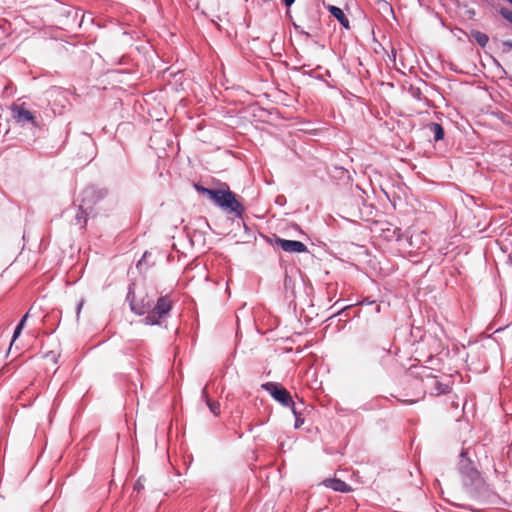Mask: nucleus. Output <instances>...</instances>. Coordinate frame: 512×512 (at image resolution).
<instances>
[{
    "label": "nucleus",
    "instance_id": "nucleus-23",
    "mask_svg": "<svg viewBox=\"0 0 512 512\" xmlns=\"http://www.w3.org/2000/svg\"><path fill=\"white\" fill-rule=\"evenodd\" d=\"M201 398L205 401V403L207 404V398H209V395H208V392H207V389L206 387H204L202 390H201Z\"/></svg>",
    "mask_w": 512,
    "mask_h": 512
},
{
    "label": "nucleus",
    "instance_id": "nucleus-16",
    "mask_svg": "<svg viewBox=\"0 0 512 512\" xmlns=\"http://www.w3.org/2000/svg\"><path fill=\"white\" fill-rule=\"evenodd\" d=\"M471 36L474 38V40L477 42V44L479 46H481L482 48H484L489 41L488 35L483 32H480L478 30H472Z\"/></svg>",
    "mask_w": 512,
    "mask_h": 512
},
{
    "label": "nucleus",
    "instance_id": "nucleus-18",
    "mask_svg": "<svg viewBox=\"0 0 512 512\" xmlns=\"http://www.w3.org/2000/svg\"><path fill=\"white\" fill-rule=\"evenodd\" d=\"M499 13L501 14V16L506 19L507 21H509L510 23H512V10L508 9V8H505V7H502L499 11Z\"/></svg>",
    "mask_w": 512,
    "mask_h": 512
},
{
    "label": "nucleus",
    "instance_id": "nucleus-1",
    "mask_svg": "<svg viewBox=\"0 0 512 512\" xmlns=\"http://www.w3.org/2000/svg\"><path fill=\"white\" fill-rule=\"evenodd\" d=\"M457 472L462 487L470 498L487 504H494L496 502L497 494L486 483L474 462L467 457L465 450H462L460 453Z\"/></svg>",
    "mask_w": 512,
    "mask_h": 512
},
{
    "label": "nucleus",
    "instance_id": "nucleus-2",
    "mask_svg": "<svg viewBox=\"0 0 512 512\" xmlns=\"http://www.w3.org/2000/svg\"><path fill=\"white\" fill-rule=\"evenodd\" d=\"M203 195L208 196L211 201L227 214H233L235 218H243L245 208L243 204L237 200L236 194L233 193L227 185H225L224 189L206 188L203 190Z\"/></svg>",
    "mask_w": 512,
    "mask_h": 512
},
{
    "label": "nucleus",
    "instance_id": "nucleus-20",
    "mask_svg": "<svg viewBox=\"0 0 512 512\" xmlns=\"http://www.w3.org/2000/svg\"><path fill=\"white\" fill-rule=\"evenodd\" d=\"M84 302H85V301H84V299L82 298V299L78 302V304H77V306H76V317H77V319H79V317H80V313H81V310H82V308H83Z\"/></svg>",
    "mask_w": 512,
    "mask_h": 512
},
{
    "label": "nucleus",
    "instance_id": "nucleus-11",
    "mask_svg": "<svg viewBox=\"0 0 512 512\" xmlns=\"http://www.w3.org/2000/svg\"><path fill=\"white\" fill-rule=\"evenodd\" d=\"M328 11L330 14L337 19V21L345 28H350V22L343 10L337 6L334 5H328L327 6Z\"/></svg>",
    "mask_w": 512,
    "mask_h": 512
},
{
    "label": "nucleus",
    "instance_id": "nucleus-4",
    "mask_svg": "<svg viewBox=\"0 0 512 512\" xmlns=\"http://www.w3.org/2000/svg\"><path fill=\"white\" fill-rule=\"evenodd\" d=\"M172 309V301L168 295L161 296L153 303L149 314L143 319L145 325H161V319L167 316Z\"/></svg>",
    "mask_w": 512,
    "mask_h": 512
},
{
    "label": "nucleus",
    "instance_id": "nucleus-31",
    "mask_svg": "<svg viewBox=\"0 0 512 512\" xmlns=\"http://www.w3.org/2000/svg\"><path fill=\"white\" fill-rule=\"evenodd\" d=\"M420 96H421V92L419 89H417V91L414 93V97L420 99Z\"/></svg>",
    "mask_w": 512,
    "mask_h": 512
},
{
    "label": "nucleus",
    "instance_id": "nucleus-25",
    "mask_svg": "<svg viewBox=\"0 0 512 512\" xmlns=\"http://www.w3.org/2000/svg\"><path fill=\"white\" fill-rule=\"evenodd\" d=\"M282 3L286 8H290L295 3V0H282Z\"/></svg>",
    "mask_w": 512,
    "mask_h": 512
},
{
    "label": "nucleus",
    "instance_id": "nucleus-3",
    "mask_svg": "<svg viewBox=\"0 0 512 512\" xmlns=\"http://www.w3.org/2000/svg\"><path fill=\"white\" fill-rule=\"evenodd\" d=\"M54 11L59 16L58 22L67 28L81 27L85 17L81 9L63 3H58Z\"/></svg>",
    "mask_w": 512,
    "mask_h": 512
},
{
    "label": "nucleus",
    "instance_id": "nucleus-17",
    "mask_svg": "<svg viewBox=\"0 0 512 512\" xmlns=\"http://www.w3.org/2000/svg\"><path fill=\"white\" fill-rule=\"evenodd\" d=\"M207 406L209 410L215 415H219L220 413V404L219 402L212 401L210 398H207Z\"/></svg>",
    "mask_w": 512,
    "mask_h": 512
},
{
    "label": "nucleus",
    "instance_id": "nucleus-8",
    "mask_svg": "<svg viewBox=\"0 0 512 512\" xmlns=\"http://www.w3.org/2000/svg\"><path fill=\"white\" fill-rule=\"evenodd\" d=\"M274 246L280 248L287 253H304L308 252L307 246L298 240H288L275 236Z\"/></svg>",
    "mask_w": 512,
    "mask_h": 512
},
{
    "label": "nucleus",
    "instance_id": "nucleus-26",
    "mask_svg": "<svg viewBox=\"0 0 512 512\" xmlns=\"http://www.w3.org/2000/svg\"><path fill=\"white\" fill-rule=\"evenodd\" d=\"M206 188H207V187H204V186H202V185H200V184H195V189H196L199 193H201V194H203V190H205Z\"/></svg>",
    "mask_w": 512,
    "mask_h": 512
},
{
    "label": "nucleus",
    "instance_id": "nucleus-6",
    "mask_svg": "<svg viewBox=\"0 0 512 512\" xmlns=\"http://www.w3.org/2000/svg\"><path fill=\"white\" fill-rule=\"evenodd\" d=\"M422 381L425 388L429 389V393L431 395H444L450 391V384L441 382L435 375H433L430 368H422Z\"/></svg>",
    "mask_w": 512,
    "mask_h": 512
},
{
    "label": "nucleus",
    "instance_id": "nucleus-24",
    "mask_svg": "<svg viewBox=\"0 0 512 512\" xmlns=\"http://www.w3.org/2000/svg\"><path fill=\"white\" fill-rule=\"evenodd\" d=\"M135 297V294L134 292L132 291V287L129 286V291L127 293V296H126V300L130 302V300Z\"/></svg>",
    "mask_w": 512,
    "mask_h": 512
},
{
    "label": "nucleus",
    "instance_id": "nucleus-22",
    "mask_svg": "<svg viewBox=\"0 0 512 512\" xmlns=\"http://www.w3.org/2000/svg\"><path fill=\"white\" fill-rule=\"evenodd\" d=\"M22 330L23 329L18 326L15 327V330H14V333L12 336V343L21 335Z\"/></svg>",
    "mask_w": 512,
    "mask_h": 512
},
{
    "label": "nucleus",
    "instance_id": "nucleus-28",
    "mask_svg": "<svg viewBox=\"0 0 512 512\" xmlns=\"http://www.w3.org/2000/svg\"><path fill=\"white\" fill-rule=\"evenodd\" d=\"M413 238H414V237H413V236H411V237H409V238L407 239V241H408V243H409V246H410V247H416V245H415V243H414V239H413Z\"/></svg>",
    "mask_w": 512,
    "mask_h": 512
},
{
    "label": "nucleus",
    "instance_id": "nucleus-21",
    "mask_svg": "<svg viewBox=\"0 0 512 512\" xmlns=\"http://www.w3.org/2000/svg\"><path fill=\"white\" fill-rule=\"evenodd\" d=\"M28 316H29L28 312L26 314H24L23 317L20 319L19 323L17 324V326L23 329L26 324V321L28 319Z\"/></svg>",
    "mask_w": 512,
    "mask_h": 512
},
{
    "label": "nucleus",
    "instance_id": "nucleus-13",
    "mask_svg": "<svg viewBox=\"0 0 512 512\" xmlns=\"http://www.w3.org/2000/svg\"><path fill=\"white\" fill-rule=\"evenodd\" d=\"M324 485L334 491L342 493H347L352 490L351 487L346 482L337 478L325 480Z\"/></svg>",
    "mask_w": 512,
    "mask_h": 512
},
{
    "label": "nucleus",
    "instance_id": "nucleus-30",
    "mask_svg": "<svg viewBox=\"0 0 512 512\" xmlns=\"http://www.w3.org/2000/svg\"><path fill=\"white\" fill-rule=\"evenodd\" d=\"M467 12H468L470 18L474 17L475 10L471 9V10H468Z\"/></svg>",
    "mask_w": 512,
    "mask_h": 512
},
{
    "label": "nucleus",
    "instance_id": "nucleus-7",
    "mask_svg": "<svg viewBox=\"0 0 512 512\" xmlns=\"http://www.w3.org/2000/svg\"><path fill=\"white\" fill-rule=\"evenodd\" d=\"M262 388L269 392L274 400L279 402L281 405L285 407L291 408L294 404H296L289 391L284 388L282 385L276 382H266L262 384Z\"/></svg>",
    "mask_w": 512,
    "mask_h": 512
},
{
    "label": "nucleus",
    "instance_id": "nucleus-15",
    "mask_svg": "<svg viewBox=\"0 0 512 512\" xmlns=\"http://www.w3.org/2000/svg\"><path fill=\"white\" fill-rule=\"evenodd\" d=\"M428 128L433 133L435 141H440L444 138L445 132L441 124L432 122L428 125Z\"/></svg>",
    "mask_w": 512,
    "mask_h": 512
},
{
    "label": "nucleus",
    "instance_id": "nucleus-33",
    "mask_svg": "<svg viewBox=\"0 0 512 512\" xmlns=\"http://www.w3.org/2000/svg\"><path fill=\"white\" fill-rule=\"evenodd\" d=\"M383 353L385 354H390V349L389 348H383Z\"/></svg>",
    "mask_w": 512,
    "mask_h": 512
},
{
    "label": "nucleus",
    "instance_id": "nucleus-19",
    "mask_svg": "<svg viewBox=\"0 0 512 512\" xmlns=\"http://www.w3.org/2000/svg\"><path fill=\"white\" fill-rule=\"evenodd\" d=\"M293 27L295 29V31L298 33V34H301V35H304L305 37H310V33L305 31L300 25H297L296 23H293Z\"/></svg>",
    "mask_w": 512,
    "mask_h": 512
},
{
    "label": "nucleus",
    "instance_id": "nucleus-5",
    "mask_svg": "<svg viewBox=\"0 0 512 512\" xmlns=\"http://www.w3.org/2000/svg\"><path fill=\"white\" fill-rule=\"evenodd\" d=\"M107 195L105 188H100L95 185L87 186L79 195L80 204L83 205L84 209H89L93 212L94 206L103 200Z\"/></svg>",
    "mask_w": 512,
    "mask_h": 512
},
{
    "label": "nucleus",
    "instance_id": "nucleus-14",
    "mask_svg": "<svg viewBox=\"0 0 512 512\" xmlns=\"http://www.w3.org/2000/svg\"><path fill=\"white\" fill-rule=\"evenodd\" d=\"M303 406H304V403L300 402L299 404H294L291 407V411L295 417L294 427L296 429L300 428L304 423V418H302V415H301V407H303Z\"/></svg>",
    "mask_w": 512,
    "mask_h": 512
},
{
    "label": "nucleus",
    "instance_id": "nucleus-29",
    "mask_svg": "<svg viewBox=\"0 0 512 512\" xmlns=\"http://www.w3.org/2000/svg\"><path fill=\"white\" fill-rule=\"evenodd\" d=\"M349 307H351L350 305L349 306H345V307H342L339 311H337L334 315H338L340 314L342 311L348 309Z\"/></svg>",
    "mask_w": 512,
    "mask_h": 512
},
{
    "label": "nucleus",
    "instance_id": "nucleus-12",
    "mask_svg": "<svg viewBox=\"0 0 512 512\" xmlns=\"http://www.w3.org/2000/svg\"><path fill=\"white\" fill-rule=\"evenodd\" d=\"M93 214V212H90L89 209H84L83 205L80 204L76 213H75V216H74V219H73V224L74 225H79L80 228H84L86 226V223H87V219Z\"/></svg>",
    "mask_w": 512,
    "mask_h": 512
},
{
    "label": "nucleus",
    "instance_id": "nucleus-27",
    "mask_svg": "<svg viewBox=\"0 0 512 512\" xmlns=\"http://www.w3.org/2000/svg\"><path fill=\"white\" fill-rule=\"evenodd\" d=\"M503 45L507 48H509L510 50H512V40H507V41H504L503 42Z\"/></svg>",
    "mask_w": 512,
    "mask_h": 512
},
{
    "label": "nucleus",
    "instance_id": "nucleus-9",
    "mask_svg": "<svg viewBox=\"0 0 512 512\" xmlns=\"http://www.w3.org/2000/svg\"><path fill=\"white\" fill-rule=\"evenodd\" d=\"M152 306H153V299L151 297H149L148 295L143 296L139 300H137L135 297H133L130 300V309L132 312H134L137 315H144V314L148 315Z\"/></svg>",
    "mask_w": 512,
    "mask_h": 512
},
{
    "label": "nucleus",
    "instance_id": "nucleus-32",
    "mask_svg": "<svg viewBox=\"0 0 512 512\" xmlns=\"http://www.w3.org/2000/svg\"><path fill=\"white\" fill-rule=\"evenodd\" d=\"M493 60H494V63H495L499 68H501V69H502V66H501V64L499 63V61H498V60H496L495 58H494Z\"/></svg>",
    "mask_w": 512,
    "mask_h": 512
},
{
    "label": "nucleus",
    "instance_id": "nucleus-10",
    "mask_svg": "<svg viewBox=\"0 0 512 512\" xmlns=\"http://www.w3.org/2000/svg\"><path fill=\"white\" fill-rule=\"evenodd\" d=\"M13 118L16 123L22 126L28 123H30L33 126H37V122L34 115L29 110L25 109L23 106H16L13 109Z\"/></svg>",
    "mask_w": 512,
    "mask_h": 512
}]
</instances>
